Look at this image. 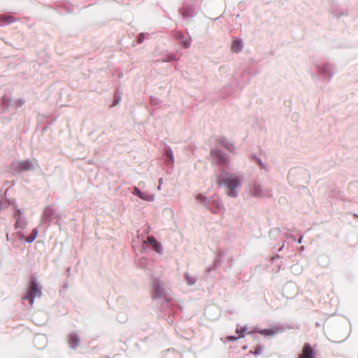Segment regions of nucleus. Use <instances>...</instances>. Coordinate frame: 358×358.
<instances>
[{"instance_id": "nucleus-1", "label": "nucleus", "mask_w": 358, "mask_h": 358, "mask_svg": "<svg viewBox=\"0 0 358 358\" xmlns=\"http://www.w3.org/2000/svg\"><path fill=\"white\" fill-rule=\"evenodd\" d=\"M217 182L227 188L229 196H237L236 189L241 185V180L238 176L227 171H222L217 177Z\"/></svg>"}, {"instance_id": "nucleus-2", "label": "nucleus", "mask_w": 358, "mask_h": 358, "mask_svg": "<svg viewBox=\"0 0 358 358\" xmlns=\"http://www.w3.org/2000/svg\"><path fill=\"white\" fill-rule=\"evenodd\" d=\"M42 294L41 285L35 281H31L29 288L27 289L25 299L29 300L31 303H34V299L40 297Z\"/></svg>"}, {"instance_id": "nucleus-3", "label": "nucleus", "mask_w": 358, "mask_h": 358, "mask_svg": "<svg viewBox=\"0 0 358 358\" xmlns=\"http://www.w3.org/2000/svg\"><path fill=\"white\" fill-rule=\"evenodd\" d=\"M299 358H315V352L309 344L306 343L303 346L299 355Z\"/></svg>"}, {"instance_id": "nucleus-4", "label": "nucleus", "mask_w": 358, "mask_h": 358, "mask_svg": "<svg viewBox=\"0 0 358 358\" xmlns=\"http://www.w3.org/2000/svg\"><path fill=\"white\" fill-rule=\"evenodd\" d=\"M147 243L152 247V248L157 253L162 254L163 251L162 246L159 242L155 240L153 237H148Z\"/></svg>"}, {"instance_id": "nucleus-5", "label": "nucleus", "mask_w": 358, "mask_h": 358, "mask_svg": "<svg viewBox=\"0 0 358 358\" xmlns=\"http://www.w3.org/2000/svg\"><path fill=\"white\" fill-rule=\"evenodd\" d=\"M36 164V162L31 160H24L19 162L17 163L20 169L22 171H28L33 169L35 167Z\"/></svg>"}, {"instance_id": "nucleus-6", "label": "nucleus", "mask_w": 358, "mask_h": 358, "mask_svg": "<svg viewBox=\"0 0 358 358\" xmlns=\"http://www.w3.org/2000/svg\"><path fill=\"white\" fill-rule=\"evenodd\" d=\"M16 218V227L20 229H24L27 226V220L23 215L22 213L20 210L15 215Z\"/></svg>"}, {"instance_id": "nucleus-7", "label": "nucleus", "mask_w": 358, "mask_h": 358, "mask_svg": "<svg viewBox=\"0 0 358 358\" xmlns=\"http://www.w3.org/2000/svg\"><path fill=\"white\" fill-rule=\"evenodd\" d=\"M243 48V44L241 40L234 38L231 45V50L233 52H240Z\"/></svg>"}, {"instance_id": "nucleus-8", "label": "nucleus", "mask_w": 358, "mask_h": 358, "mask_svg": "<svg viewBox=\"0 0 358 358\" xmlns=\"http://www.w3.org/2000/svg\"><path fill=\"white\" fill-rule=\"evenodd\" d=\"M69 345L73 349H76L80 343V338L75 334H71L69 337Z\"/></svg>"}, {"instance_id": "nucleus-9", "label": "nucleus", "mask_w": 358, "mask_h": 358, "mask_svg": "<svg viewBox=\"0 0 358 358\" xmlns=\"http://www.w3.org/2000/svg\"><path fill=\"white\" fill-rule=\"evenodd\" d=\"M260 334L264 336H273L278 332L277 329L272 328L268 329H262L258 331Z\"/></svg>"}, {"instance_id": "nucleus-10", "label": "nucleus", "mask_w": 358, "mask_h": 358, "mask_svg": "<svg viewBox=\"0 0 358 358\" xmlns=\"http://www.w3.org/2000/svg\"><path fill=\"white\" fill-rule=\"evenodd\" d=\"M37 236H38V230L36 229H33L31 235L27 237H24V241H26L27 243H31L36 239Z\"/></svg>"}, {"instance_id": "nucleus-11", "label": "nucleus", "mask_w": 358, "mask_h": 358, "mask_svg": "<svg viewBox=\"0 0 358 358\" xmlns=\"http://www.w3.org/2000/svg\"><path fill=\"white\" fill-rule=\"evenodd\" d=\"M140 198L150 202L154 201L155 199L154 194H151L147 192H143L142 196H141Z\"/></svg>"}, {"instance_id": "nucleus-12", "label": "nucleus", "mask_w": 358, "mask_h": 358, "mask_svg": "<svg viewBox=\"0 0 358 358\" xmlns=\"http://www.w3.org/2000/svg\"><path fill=\"white\" fill-rule=\"evenodd\" d=\"M185 277V280L188 285H192L195 283L196 278L194 275H192L189 273H186Z\"/></svg>"}, {"instance_id": "nucleus-13", "label": "nucleus", "mask_w": 358, "mask_h": 358, "mask_svg": "<svg viewBox=\"0 0 358 358\" xmlns=\"http://www.w3.org/2000/svg\"><path fill=\"white\" fill-rule=\"evenodd\" d=\"M196 200L200 204L203 206H206L208 202V199L206 196L201 194L196 196Z\"/></svg>"}, {"instance_id": "nucleus-14", "label": "nucleus", "mask_w": 358, "mask_h": 358, "mask_svg": "<svg viewBox=\"0 0 358 358\" xmlns=\"http://www.w3.org/2000/svg\"><path fill=\"white\" fill-rule=\"evenodd\" d=\"M236 331L238 334V338H243L245 336V332L246 331V327H238Z\"/></svg>"}, {"instance_id": "nucleus-15", "label": "nucleus", "mask_w": 358, "mask_h": 358, "mask_svg": "<svg viewBox=\"0 0 358 358\" xmlns=\"http://www.w3.org/2000/svg\"><path fill=\"white\" fill-rule=\"evenodd\" d=\"M143 192L140 191L138 188L135 187L133 194L138 196L139 198L142 196Z\"/></svg>"}, {"instance_id": "nucleus-16", "label": "nucleus", "mask_w": 358, "mask_h": 358, "mask_svg": "<svg viewBox=\"0 0 358 358\" xmlns=\"http://www.w3.org/2000/svg\"><path fill=\"white\" fill-rule=\"evenodd\" d=\"M236 340L235 336H227L225 338V341H232Z\"/></svg>"}, {"instance_id": "nucleus-17", "label": "nucleus", "mask_w": 358, "mask_h": 358, "mask_svg": "<svg viewBox=\"0 0 358 358\" xmlns=\"http://www.w3.org/2000/svg\"><path fill=\"white\" fill-rule=\"evenodd\" d=\"M250 193L253 194L255 196H259V193L257 192H253L252 188H250Z\"/></svg>"}, {"instance_id": "nucleus-18", "label": "nucleus", "mask_w": 358, "mask_h": 358, "mask_svg": "<svg viewBox=\"0 0 358 358\" xmlns=\"http://www.w3.org/2000/svg\"><path fill=\"white\" fill-rule=\"evenodd\" d=\"M259 353H260V352H257V351L255 352L256 355H259Z\"/></svg>"}]
</instances>
